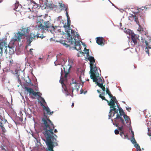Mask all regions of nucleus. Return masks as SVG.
<instances>
[{
  "label": "nucleus",
  "instance_id": "30",
  "mask_svg": "<svg viewBox=\"0 0 151 151\" xmlns=\"http://www.w3.org/2000/svg\"><path fill=\"white\" fill-rule=\"evenodd\" d=\"M126 31V32L127 34H129L130 35L132 33H133L132 31H131L129 29H128L127 30H126V31Z\"/></svg>",
  "mask_w": 151,
  "mask_h": 151
},
{
  "label": "nucleus",
  "instance_id": "46",
  "mask_svg": "<svg viewBox=\"0 0 151 151\" xmlns=\"http://www.w3.org/2000/svg\"><path fill=\"white\" fill-rule=\"evenodd\" d=\"M131 132L132 133V136H134V132L132 130L131 131Z\"/></svg>",
  "mask_w": 151,
  "mask_h": 151
},
{
  "label": "nucleus",
  "instance_id": "50",
  "mask_svg": "<svg viewBox=\"0 0 151 151\" xmlns=\"http://www.w3.org/2000/svg\"><path fill=\"white\" fill-rule=\"evenodd\" d=\"M54 132L55 133H56L58 132V131L56 129H55V130L54 131Z\"/></svg>",
  "mask_w": 151,
  "mask_h": 151
},
{
  "label": "nucleus",
  "instance_id": "32",
  "mask_svg": "<svg viewBox=\"0 0 151 151\" xmlns=\"http://www.w3.org/2000/svg\"><path fill=\"white\" fill-rule=\"evenodd\" d=\"M84 51H85L86 53L87 54V55H88L89 54V50L88 49H87L86 48H85Z\"/></svg>",
  "mask_w": 151,
  "mask_h": 151
},
{
  "label": "nucleus",
  "instance_id": "52",
  "mask_svg": "<svg viewBox=\"0 0 151 151\" xmlns=\"http://www.w3.org/2000/svg\"><path fill=\"white\" fill-rule=\"evenodd\" d=\"M71 106L72 107H73L74 106V103H72Z\"/></svg>",
  "mask_w": 151,
  "mask_h": 151
},
{
  "label": "nucleus",
  "instance_id": "15",
  "mask_svg": "<svg viewBox=\"0 0 151 151\" xmlns=\"http://www.w3.org/2000/svg\"><path fill=\"white\" fill-rule=\"evenodd\" d=\"M25 88L27 91L29 93L30 95L32 94L33 96H38L40 97V95L41 94L39 92H36L34 91L32 88H29L27 87H25Z\"/></svg>",
  "mask_w": 151,
  "mask_h": 151
},
{
  "label": "nucleus",
  "instance_id": "40",
  "mask_svg": "<svg viewBox=\"0 0 151 151\" xmlns=\"http://www.w3.org/2000/svg\"><path fill=\"white\" fill-rule=\"evenodd\" d=\"M1 129L2 130V131L3 132H6V130L5 128L3 126L1 127Z\"/></svg>",
  "mask_w": 151,
  "mask_h": 151
},
{
  "label": "nucleus",
  "instance_id": "25",
  "mask_svg": "<svg viewBox=\"0 0 151 151\" xmlns=\"http://www.w3.org/2000/svg\"><path fill=\"white\" fill-rule=\"evenodd\" d=\"M41 101L40 102V105H41V104H43V105L45 104H46V102H45V99L43 98L42 97L41 98Z\"/></svg>",
  "mask_w": 151,
  "mask_h": 151
},
{
  "label": "nucleus",
  "instance_id": "26",
  "mask_svg": "<svg viewBox=\"0 0 151 151\" xmlns=\"http://www.w3.org/2000/svg\"><path fill=\"white\" fill-rule=\"evenodd\" d=\"M60 42L62 44L63 46H65L66 47H68L69 46V45H68L67 44L65 43L64 41H60Z\"/></svg>",
  "mask_w": 151,
  "mask_h": 151
},
{
  "label": "nucleus",
  "instance_id": "21",
  "mask_svg": "<svg viewBox=\"0 0 151 151\" xmlns=\"http://www.w3.org/2000/svg\"><path fill=\"white\" fill-rule=\"evenodd\" d=\"M145 44L147 46V47L145 48V52L147 53L148 54H149V49L150 48H151L149 46V45L147 42L145 40Z\"/></svg>",
  "mask_w": 151,
  "mask_h": 151
},
{
  "label": "nucleus",
  "instance_id": "54",
  "mask_svg": "<svg viewBox=\"0 0 151 151\" xmlns=\"http://www.w3.org/2000/svg\"><path fill=\"white\" fill-rule=\"evenodd\" d=\"M83 90L82 89H81V93H82L83 92Z\"/></svg>",
  "mask_w": 151,
  "mask_h": 151
},
{
  "label": "nucleus",
  "instance_id": "48",
  "mask_svg": "<svg viewBox=\"0 0 151 151\" xmlns=\"http://www.w3.org/2000/svg\"><path fill=\"white\" fill-rule=\"evenodd\" d=\"M62 17L61 16H59L58 17V19H62Z\"/></svg>",
  "mask_w": 151,
  "mask_h": 151
},
{
  "label": "nucleus",
  "instance_id": "6",
  "mask_svg": "<svg viewBox=\"0 0 151 151\" xmlns=\"http://www.w3.org/2000/svg\"><path fill=\"white\" fill-rule=\"evenodd\" d=\"M63 27L65 28V32L67 34V38H70L73 37H74V36L76 35V33H77L75 31L71 29L70 27L66 24L64 25Z\"/></svg>",
  "mask_w": 151,
  "mask_h": 151
},
{
  "label": "nucleus",
  "instance_id": "22",
  "mask_svg": "<svg viewBox=\"0 0 151 151\" xmlns=\"http://www.w3.org/2000/svg\"><path fill=\"white\" fill-rule=\"evenodd\" d=\"M62 66L63 67V69L64 71V73H65V77L66 78L67 76V75L68 73V72H67V70H65V67H64V65L63 66ZM61 75L62 76V75L63 73V68H61Z\"/></svg>",
  "mask_w": 151,
  "mask_h": 151
},
{
  "label": "nucleus",
  "instance_id": "41",
  "mask_svg": "<svg viewBox=\"0 0 151 151\" xmlns=\"http://www.w3.org/2000/svg\"><path fill=\"white\" fill-rule=\"evenodd\" d=\"M4 120H5V121H7V120H6L4 119ZM0 120L4 121V119L2 117L1 115H0Z\"/></svg>",
  "mask_w": 151,
  "mask_h": 151
},
{
  "label": "nucleus",
  "instance_id": "44",
  "mask_svg": "<svg viewBox=\"0 0 151 151\" xmlns=\"http://www.w3.org/2000/svg\"><path fill=\"white\" fill-rule=\"evenodd\" d=\"M2 121H0V126L1 127L3 126V125L2 124Z\"/></svg>",
  "mask_w": 151,
  "mask_h": 151
},
{
  "label": "nucleus",
  "instance_id": "2",
  "mask_svg": "<svg viewBox=\"0 0 151 151\" xmlns=\"http://www.w3.org/2000/svg\"><path fill=\"white\" fill-rule=\"evenodd\" d=\"M88 59L90 62L91 78L93 79V82H95L97 86L104 91L105 87V86L103 85L104 82V81L103 78H102L99 77V71L101 73V70L99 68L96 66L93 67V64L95 62V59L93 57L91 56L88 57Z\"/></svg>",
  "mask_w": 151,
  "mask_h": 151
},
{
  "label": "nucleus",
  "instance_id": "29",
  "mask_svg": "<svg viewBox=\"0 0 151 151\" xmlns=\"http://www.w3.org/2000/svg\"><path fill=\"white\" fill-rule=\"evenodd\" d=\"M145 7H142L141 8H139L138 9V12H137L138 13H138H139V12H140L143 11H144V9H145Z\"/></svg>",
  "mask_w": 151,
  "mask_h": 151
},
{
  "label": "nucleus",
  "instance_id": "16",
  "mask_svg": "<svg viewBox=\"0 0 151 151\" xmlns=\"http://www.w3.org/2000/svg\"><path fill=\"white\" fill-rule=\"evenodd\" d=\"M131 37L132 40L134 44L132 45L134 46L137 44V40L138 39L139 36H137L134 34V33H132L131 34Z\"/></svg>",
  "mask_w": 151,
  "mask_h": 151
},
{
  "label": "nucleus",
  "instance_id": "49",
  "mask_svg": "<svg viewBox=\"0 0 151 151\" xmlns=\"http://www.w3.org/2000/svg\"><path fill=\"white\" fill-rule=\"evenodd\" d=\"M1 150H4L5 151H6V150L4 148L2 147L1 148Z\"/></svg>",
  "mask_w": 151,
  "mask_h": 151
},
{
  "label": "nucleus",
  "instance_id": "53",
  "mask_svg": "<svg viewBox=\"0 0 151 151\" xmlns=\"http://www.w3.org/2000/svg\"><path fill=\"white\" fill-rule=\"evenodd\" d=\"M97 92H98V93H100V91L99 90H97Z\"/></svg>",
  "mask_w": 151,
  "mask_h": 151
},
{
  "label": "nucleus",
  "instance_id": "24",
  "mask_svg": "<svg viewBox=\"0 0 151 151\" xmlns=\"http://www.w3.org/2000/svg\"><path fill=\"white\" fill-rule=\"evenodd\" d=\"M131 141L132 143L134 145H136V144H138L136 141L135 139L134 138V136H132L131 139Z\"/></svg>",
  "mask_w": 151,
  "mask_h": 151
},
{
  "label": "nucleus",
  "instance_id": "38",
  "mask_svg": "<svg viewBox=\"0 0 151 151\" xmlns=\"http://www.w3.org/2000/svg\"><path fill=\"white\" fill-rule=\"evenodd\" d=\"M33 50V49H32V48H31L30 49L29 51V53L32 55H33V52H32V50Z\"/></svg>",
  "mask_w": 151,
  "mask_h": 151
},
{
  "label": "nucleus",
  "instance_id": "42",
  "mask_svg": "<svg viewBox=\"0 0 151 151\" xmlns=\"http://www.w3.org/2000/svg\"><path fill=\"white\" fill-rule=\"evenodd\" d=\"M30 1V2L31 4L32 3H33L34 4H36V3L35 2L33 1V0H29Z\"/></svg>",
  "mask_w": 151,
  "mask_h": 151
},
{
  "label": "nucleus",
  "instance_id": "10",
  "mask_svg": "<svg viewBox=\"0 0 151 151\" xmlns=\"http://www.w3.org/2000/svg\"><path fill=\"white\" fill-rule=\"evenodd\" d=\"M118 102L116 104L117 106V107L118 108V110L119 113V116H123V117L124 118L125 121H126V123H128L129 122V121H130V119L129 118L128 116L127 115H126L125 114V113L123 109L122 108L119 107V106L118 104Z\"/></svg>",
  "mask_w": 151,
  "mask_h": 151
},
{
  "label": "nucleus",
  "instance_id": "12",
  "mask_svg": "<svg viewBox=\"0 0 151 151\" xmlns=\"http://www.w3.org/2000/svg\"><path fill=\"white\" fill-rule=\"evenodd\" d=\"M7 44L5 41L3 40H0V53L2 56L3 53V50H5V52H6Z\"/></svg>",
  "mask_w": 151,
  "mask_h": 151
},
{
  "label": "nucleus",
  "instance_id": "33",
  "mask_svg": "<svg viewBox=\"0 0 151 151\" xmlns=\"http://www.w3.org/2000/svg\"><path fill=\"white\" fill-rule=\"evenodd\" d=\"M19 5V2H16L15 4V9H17V8L18 6Z\"/></svg>",
  "mask_w": 151,
  "mask_h": 151
},
{
  "label": "nucleus",
  "instance_id": "35",
  "mask_svg": "<svg viewBox=\"0 0 151 151\" xmlns=\"http://www.w3.org/2000/svg\"><path fill=\"white\" fill-rule=\"evenodd\" d=\"M124 137H123V138L128 139H129L128 138V135H127V134H124Z\"/></svg>",
  "mask_w": 151,
  "mask_h": 151
},
{
  "label": "nucleus",
  "instance_id": "36",
  "mask_svg": "<svg viewBox=\"0 0 151 151\" xmlns=\"http://www.w3.org/2000/svg\"><path fill=\"white\" fill-rule=\"evenodd\" d=\"M9 62L10 63L9 64V65H12V64L13 63V61L12 59H11L10 60V61H9Z\"/></svg>",
  "mask_w": 151,
  "mask_h": 151
},
{
  "label": "nucleus",
  "instance_id": "31",
  "mask_svg": "<svg viewBox=\"0 0 151 151\" xmlns=\"http://www.w3.org/2000/svg\"><path fill=\"white\" fill-rule=\"evenodd\" d=\"M123 124H122L121 127H118V129L120 131V132L122 131H123L122 129L123 128Z\"/></svg>",
  "mask_w": 151,
  "mask_h": 151
},
{
  "label": "nucleus",
  "instance_id": "28",
  "mask_svg": "<svg viewBox=\"0 0 151 151\" xmlns=\"http://www.w3.org/2000/svg\"><path fill=\"white\" fill-rule=\"evenodd\" d=\"M135 147L137 148V151H142L140 146L138 144H136L134 145Z\"/></svg>",
  "mask_w": 151,
  "mask_h": 151
},
{
  "label": "nucleus",
  "instance_id": "27",
  "mask_svg": "<svg viewBox=\"0 0 151 151\" xmlns=\"http://www.w3.org/2000/svg\"><path fill=\"white\" fill-rule=\"evenodd\" d=\"M65 10L66 12V16L67 18V19H70V17L69 16L68 13V9L67 8H66Z\"/></svg>",
  "mask_w": 151,
  "mask_h": 151
},
{
  "label": "nucleus",
  "instance_id": "9",
  "mask_svg": "<svg viewBox=\"0 0 151 151\" xmlns=\"http://www.w3.org/2000/svg\"><path fill=\"white\" fill-rule=\"evenodd\" d=\"M41 106L43 107V108L44 111V116L46 118L48 121L51 122V121L49 119V117L47 115H49L50 116L51 114V112L50 111V109L48 107H46L43 104H41ZM53 112H52V114Z\"/></svg>",
  "mask_w": 151,
  "mask_h": 151
},
{
  "label": "nucleus",
  "instance_id": "57",
  "mask_svg": "<svg viewBox=\"0 0 151 151\" xmlns=\"http://www.w3.org/2000/svg\"><path fill=\"white\" fill-rule=\"evenodd\" d=\"M79 78L81 79V76L79 77Z\"/></svg>",
  "mask_w": 151,
  "mask_h": 151
},
{
  "label": "nucleus",
  "instance_id": "13",
  "mask_svg": "<svg viewBox=\"0 0 151 151\" xmlns=\"http://www.w3.org/2000/svg\"><path fill=\"white\" fill-rule=\"evenodd\" d=\"M44 23V20L40 19L39 21L37 22L35 26V29L36 30H42L44 29L43 24Z\"/></svg>",
  "mask_w": 151,
  "mask_h": 151
},
{
  "label": "nucleus",
  "instance_id": "58",
  "mask_svg": "<svg viewBox=\"0 0 151 151\" xmlns=\"http://www.w3.org/2000/svg\"><path fill=\"white\" fill-rule=\"evenodd\" d=\"M70 67L69 68H68V70L69 69H70Z\"/></svg>",
  "mask_w": 151,
  "mask_h": 151
},
{
  "label": "nucleus",
  "instance_id": "7",
  "mask_svg": "<svg viewBox=\"0 0 151 151\" xmlns=\"http://www.w3.org/2000/svg\"><path fill=\"white\" fill-rule=\"evenodd\" d=\"M40 37H41V36H39V35L37 34H36L35 33L32 32H31L29 35H28L27 36H26V39L27 40V43L28 45L30 46L31 45V43L34 39Z\"/></svg>",
  "mask_w": 151,
  "mask_h": 151
},
{
  "label": "nucleus",
  "instance_id": "1",
  "mask_svg": "<svg viewBox=\"0 0 151 151\" xmlns=\"http://www.w3.org/2000/svg\"><path fill=\"white\" fill-rule=\"evenodd\" d=\"M42 122L44 126L43 129L45 130L43 134L46 138L45 143L47 147L46 151H54V145L51 139L53 138L54 135L57 137L53 132L54 129V126L52 122H49L44 117L42 118Z\"/></svg>",
  "mask_w": 151,
  "mask_h": 151
},
{
  "label": "nucleus",
  "instance_id": "45",
  "mask_svg": "<svg viewBox=\"0 0 151 151\" xmlns=\"http://www.w3.org/2000/svg\"><path fill=\"white\" fill-rule=\"evenodd\" d=\"M138 30H139L140 32H141V31H143V29L142 28H140V29L139 28V29H138Z\"/></svg>",
  "mask_w": 151,
  "mask_h": 151
},
{
  "label": "nucleus",
  "instance_id": "34",
  "mask_svg": "<svg viewBox=\"0 0 151 151\" xmlns=\"http://www.w3.org/2000/svg\"><path fill=\"white\" fill-rule=\"evenodd\" d=\"M59 6L61 8L62 7H65V5L64 4H63L62 3H59Z\"/></svg>",
  "mask_w": 151,
  "mask_h": 151
},
{
  "label": "nucleus",
  "instance_id": "39",
  "mask_svg": "<svg viewBox=\"0 0 151 151\" xmlns=\"http://www.w3.org/2000/svg\"><path fill=\"white\" fill-rule=\"evenodd\" d=\"M114 132L116 134H119V131L117 129H115L114 131Z\"/></svg>",
  "mask_w": 151,
  "mask_h": 151
},
{
  "label": "nucleus",
  "instance_id": "20",
  "mask_svg": "<svg viewBox=\"0 0 151 151\" xmlns=\"http://www.w3.org/2000/svg\"><path fill=\"white\" fill-rule=\"evenodd\" d=\"M60 83L62 84V86L63 88L64 89V90L65 91H66V94L67 96H71L70 94L69 93L68 91L67 90V88L66 87V86L65 85L64 83L63 82V81H62Z\"/></svg>",
  "mask_w": 151,
  "mask_h": 151
},
{
  "label": "nucleus",
  "instance_id": "37",
  "mask_svg": "<svg viewBox=\"0 0 151 151\" xmlns=\"http://www.w3.org/2000/svg\"><path fill=\"white\" fill-rule=\"evenodd\" d=\"M70 19H67V25L69 26L70 27Z\"/></svg>",
  "mask_w": 151,
  "mask_h": 151
},
{
  "label": "nucleus",
  "instance_id": "55",
  "mask_svg": "<svg viewBox=\"0 0 151 151\" xmlns=\"http://www.w3.org/2000/svg\"><path fill=\"white\" fill-rule=\"evenodd\" d=\"M120 134V136L122 137H123V134Z\"/></svg>",
  "mask_w": 151,
  "mask_h": 151
},
{
  "label": "nucleus",
  "instance_id": "3",
  "mask_svg": "<svg viewBox=\"0 0 151 151\" xmlns=\"http://www.w3.org/2000/svg\"><path fill=\"white\" fill-rule=\"evenodd\" d=\"M70 38H67V40L69 43H70V45L72 47H74L75 49L77 50H79L81 49V46L80 44V36L78 33Z\"/></svg>",
  "mask_w": 151,
  "mask_h": 151
},
{
  "label": "nucleus",
  "instance_id": "8",
  "mask_svg": "<svg viewBox=\"0 0 151 151\" xmlns=\"http://www.w3.org/2000/svg\"><path fill=\"white\" fill-rule=\"evenodd\" d=\"M116 117L114 119V121L113 123L114 125H115L116 127H118L120 124H122L123 125L125 124L123 118L119 116V114L117 113Z\"/></svg>",
  "mask_w": 151,
  "mask_h": 151
},
{
  "label": "nucleus",
  "instance_id": "4",
  "mask_svg": "<svg viewBox=\"0 0 151 151\" xmlns=\"http://www.w3.org/2000/svg\"><path fill=\"white\" fill-rule=\"evenodd\" d=\"M99 97L101 98L102 100L106 101L108 103V105L110 106V108L111 109L109 113V119H110V117L114 116L115 114L117 113L118 109L116 108V106L115 105V103H114V101L111 100L110 101H109L104 96H102V95L101 94H99Z\"/></svg>",
  "mask_w": 151,
  "mask_h": 151
},
{
  "label": "nucleus",
  "instance_id": "43",
  "mask_svg": "<svg viewBox=\"0 0 151 151\" xmlns=\"http://www.w3.org/2000/svg\"><path fill=\"white\" fill-rule=\"evenodd\" d=\"M126 109L129 112L131 110V108L130 107H126Z\"/></svg>",
  "mask_w": 151,
  "mask_h": 151
},
{
  "label": "nucleus",
  "instance_id": "18",
  "mask_svg": "<svg viewBox=\"0 0 151 151\" xmlns=\"http://www.w3.org/2000/svg\"><path fill=\"white\" fill-rule=\"evenodd\" d=\"M96 42L99 45H104V40L102 37H99L96 38Z\"/></svg>",
  "mask_w": 151,
  "mask_h": 151
},
{
  "label": "nucleus",
  "instance_id": "14",
  "mask_svg": "<svg viewBox=\"0 0 151 151\" xmlns=\"http://www.w3.org/2000/svg\"><path fill=\"white\" fill-rule=\"evenodd\" d=\"M20 30L21 34H23L22 35L26 37V36L28 35L27 34L29 32L30 29L29 27H22Z\"/></svg>",
  "mask_w": 151,
  "mask_h": 151
},
{
  "label": "nucleus",
  "instance_id": "11",
  "mask_svg": "<svg viewBox=\"0 0 151 151\" xmlns=\"http://www.w3.org/2000/svg\"><path fill=\"white\" fill-rule=\"evenodd\" d=\"M20 32L18 31L15 34L12 39V41L14 42L16 41L20 42L21 40L23 39V37L24 36Z\"/></svg>",
  "mask_w": 151,
  "mask_h": 151
},
{
  "label": "nucleus",
  "instance_id": "23",
  "mask_svg": "<svg viewBox=\"0 0 151 151\" xmlns=\"http://www.w3.org/2000/svg\"><path fill=\"white\" fill-rule=\"evenodd\" d=\"M133 17L134 18V21L136 22L137 24L140 27V25L139 24V21L138 20V18L137 16L136 15H133Z\"/></svg>",
  "mask_w": 151,
  "mask_h": 151
},
{
  "label": "nucleus",
  "instance_id": "5",
  "mask_svg": "<svg viewBox=\"0 0 151 151\" xmlns=\"http://www.w3.org/2000/svg\"><path fill=\"white\" fill-rule=\"evenodd\" d=\"M80 85L78 83L74 80L73 79L72 80V83H70L69 85V88L72 89L73 95V92H75L76 93L79 91Z\"/></svg>",
  "mask_w": 151,
  "mask_h": 151
},
{
  "label": "nucleus",
  "instance_id": "47",
  "mask_svg": "<svg viewBox=\"0 0 151 151\" xmlns=\"http://www.w3.org/2000/svg\"><path fill=\"white\" fill-rule=\"evenodd\" d=\"M120 134H122L124 135V133L123 131H122L120 132Z\"/></svg>",
  "mask_w": 151,
  "mask_h": 151
},
{
  "label": "nucleus",
  "instance_id": "59",
  "mask_svg": "<svg viewBox=\"0 0 151 151\" xmlns=\"http://www.w3.org/2000/svg\"><path fill=\"white\" fill-rule=\"evenodd\" d=\"M52 27H53L54 28V27L53 26H52Z\"/></svg>",
  "mask_w": 151,
  "mask_h": 151
},
{
  "label": "nucleus",
  "instance_id": "19",
  "mask_svg": "<svg viewBox=\"0 0 151 151\" xmlns=\"http://www.w3.org/2000/svg\"><path fill=\"white\" fill-rule=\"evenodd\" d=\"M43 23L44 24V25H43L44 29H47L50 27V22L49 21L44 22Z\"/></svg>",
  "mask_w": 151,
  "mask_h": 151
},
{
  "label": "nucleus",
  "instance_id": "56",
  "mask_svg": "<svg viewBox=\"0 0 151 151\" xmlns=\"http://www.w3.org/2000/svg\"><path fill=\"white\" fill-rule=\"evenodd\" d=\"M3 0H0V3L3 2Z\"/></svg>",
  "mask_w": 151,
  "mask_h": 151
},
{
  "label": "nucleus",
  "instance_id": "17",
  "mask_svg": "<svg viewBox=\"0 0 151 151\" xmlns=\"http://www.w3.org/2000/svg\"><path fill=\"white\" fill-rule=\"evenodd\" d=\"M106 92L107 94H108L109 97L111 98V100L112 101L113 100L114 101V103L115 104H117L118 103V101L116 100V97L114 96H113L111 94V92L109 90V88H106Z\"/></svg>",
  "mask_w": 151,
  "mask_h": 151
},
{
  "label": "nucleus",
  "instance_id": "51",
  "mask_svg": "<svg viewBox=\"0 0 151 151\" xmlns=\"http://www.w3.org/2000/svg\"><path fill=\"white\" fill-rule=\"evenodd\" d=\"M105 90H106L105 88V90L104 91L103 90H102L104 91V92L103 93H102V94L104 95V94H105V92H104V91H105Z\"/></svg>",
  "mask_w": 151,
  "mask_h": 151
}]
</instances>
